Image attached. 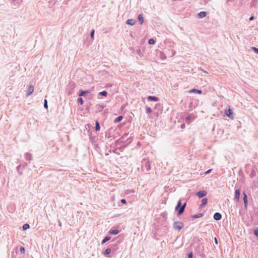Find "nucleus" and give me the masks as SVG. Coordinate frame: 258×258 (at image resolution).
I'll return each mask as SVG.
<instances>
[{"label": "nucleus", "instance_id": "f257e3e1", "mask_svg": "<svg viewBox=\"0 0 258 258\" xmlns=\"http://www.w3.org/2000/svg\"><path fill=\"white\" fill-rule=\"evenodd\" d=\"M186 206V200L185 199L183 198L178 201L177 204L175 208V210L177 212L178 216H180L184 213Z\"/></svg>", "mask_w": 258, "mask_h": 258}, {"label": "nucleus", "instance_id": "f03ea898", "mask_svg": "<svg viewBox=\"0 0 258 258\" xmlns=\"http://www.w3.org/2000/svg\"><path fill=\"white\" fill-rule=\"evenodd\" d=\"M184 227V224L182 222L176 221L173 224V228L178 231L181 230Z\"/></svg>", "mask_w": 258, "mask_h": 258}, {"label": "nucleus", "instance_id": "7ed1b4c3", "mask_svg": "<svg viewBox=\"0 0 258 258\" xmlns=\"http://www.w3.org/2000/svg\"><path fill=\"white\" fill-rule=\"evenodd\" d=\"M76 87V84L74 82H70L67 86V91H68V94L71 95L72 91L75 89Z\"/></svg>", "mask_w": 258, "mask_h": 258}, {"label": "nucleus", "instance_id": "20e7f679", "mask_svg": "<svg viewBox=\"0 0 258 258\" xmlns=\"http://www.w3.org/2000/svg\"><path fill=\"white\" fill-rule=\"evenodd\" d=\"M207 194V192L204 190H201L196 193V195L199 197V198H202L205 197Z\"/></svg>", "mask_w": 258, "mask_h": 258}, {"label": "nucleus", "instance_id": "39448f33", "mask_svg": "<svg viewBox=\"0 0 258 258\" xmlns=\"http://www.w3.org/2000/svg\"><path fill=\"white\" fill-rule=\"evenodd\" d=\"M225 115L231 119H233L234 117L233 112L230 108L225 110Z\"/></svg>", "mask_w": 258, "mask_h": 258}, {"label": "nucleus", "instance_id": "423d86ee", "mask_svg": "<svg viewBox=\"0 0 258 258\" xmlns=\"http://www.w3.org/2000/svg\"><path fill=\"white\" fill-rule=\"evenodd\" d=\"M142 168L143 170H146V171H148L151 169L150 163L149 161H145L143 164Z\"/></svg>", "mask_w": 258, "mask_h": 258}, {"label": "nucleus", "instance_id": "0eeeda50", "mask_svg": "<svg viewBox=\"0 0 258 258\" xmlns=\"http://www.w3.org/2000/svg\"><path fill=\"white\" fill-rule=\"evenodd\" d=\"M240 190L239 189H237L235 191L234 200L237 202L239 201L240 198Z\"/></svg>", "mask_w": 258, "mask_h": 258}, {"label": "nucleus", "instance_id": "6e6552de", "mask_svg": "<svg viewBox=\"0 0 258 258\" xmlns=\"http://www.w3.org/2000/svg\"><path fill=\"white\" fill-rule=\"evenodd\" d=\"M90 93V91L89 90H80L78 93V95L79 96H85L86 95Z\"/></svg>", "mask_w": 258, "mask_h": 258}, {"label": "nucleus", "instance_id": "1a4fd4ad", "mask_svg": "<svg viewBox=\"0 0 258 258\" xmlns=\"http://www.w3.org/2000/svg\"><path fill=\"white\" fill-rule=\"evenodd\" d=\"M213 218L215 220L219 221L222 219V215L219 212H216L214 214Z\"/></svg>", "mask_w": 258, "mask_h": 258}, {"label": "nucleus", "instance_id": "9d476101", "mask_svg": "<svg viewBox=\"0 0 258 258\" xmlns=\"http://www.w3.org/2000/svg\"><path fill=\"white\" fill-rule=\"evenodd\" d=\"M147 100L149 101L157 102L159 101V98L154 96H149L147 97Z\"/></svg>", "mask_w": 258, "mask_h": 258}, {"label": "nucleus", "instance_id": "9b49d317", "mask_svg": "<svg viewBox=\"0 0 258 258\" xmlns=\"http://www.w3.org/2000/svg\"><path fill=\"white\" fill-rule=\"evenodd\" d=\"M243 202H244V205L245 208H246L247 204H248L247 196L244 191L243 192Z\"/></svg>", "mask_w": 258, "mask_h": 258}, {"label": "nucleus", "instance_id": "f8f14e48", "mask_svg": "<svg viewBox=\"0 0 258 258\" xmlns=\"http://www.w3.org/2000/svg\"><path fill=\"white\" fill-rule=\"evenodd\" d=\"M25 159L28 160L29 162L32 160L33 159V157H32V155L30 153H26L25 154Z\"/></svg>", "mask_w": 258, "mask_h": 258}, {"label": "nucleus", "instance_id": "ddd939ff", "mask_svg": "<svg viewBox=\"0 0 258 258\" xmlns=\"http://www.w3.org/2000/svg\"><path fill=\"white\" fill-rule=\"evenodd\" d=\"M208 203V199L207 198H203L201 200V204L200 205V208H202L204 207Z\"/></svg>", "mask_w": 258, "mask_h": 258}, {"label": "nucleus", "instance_id": "4468645a", "mask_svg": "<svg viewBox=\"0 0 258 258\" xmlns=\"http://www.w3.org/2000/svg\"><path fill=\"white\" fill-rule=\"evenodd\" d=\"M33 91H34V87L32 85H31L29 86V87L28 88V93L27 94V96H29L30 95L32 94Z\"/></svg>", "mask_w": 258, "mask_h": 258}, {"label": "nucleus", "instance_id": "2eb2a0df", "mask_svg": "<svg viewBox=\"0 0 258 258\" xmlns=\"http://www.w3.org/2000/svg\"><path fill=\"white\" fill-rule=\"evenodd\" d=\"M202 91L201 90L197 89L196 88H194L190 90L189 91V93H197L199 94H202Z\"/></svg>", "mask_w": 258, "mask_h": 258}, {"label": "nucleus", "instance_id": "dca6fc26", "mask_svg": "<svg viewBox=\"0 0 258 258\" xmlns=\"http://www.w3.org/2000/svg\"><path fill=\"white\" fill-rule=\"evenodd\" d=\"M119 232V231L117 229H110L108 231V233L111 235H116Z\"/></svg>", "mask_w": 258, "mask_h": 258}, {"label": "nucleus", "instance_id": "f3484780", "mask_svg": "<svg viewBox=\"0 0 258 258\" xmlns=\"http://www.w3.org/2000/svg\"><path fill=\"white\" fill-rule=\"evenodd\" d=\"M135 22H136V21L134 19H129L126 21V23L127 25L133 26L135 24Z\"/></svg>", "mask_w": 258, "mask_h": 258}, {"label": "nucleus", "instance_id": "a211bd4d", "mask_svg": "<svg viewBox=\"0 0 258 258\" xmlns=\"http://www.w3.org/2000/svg\"><path fill=\"white\" fill-rule=\"evenodd\" d=\"M207 13L206 12L202 11L198 14V16L200 18H203L207 16Z\"/></svg>", "mask_w": 258, "mask_h": 258}, {"label": "nucleus", "instance_id": "6ab92c4d", "mask_svg": "<svg viewBox=\"0 0 258 258\" xmlns=\"http://www.w3.org/2000/svg\"><path fill=\"white\" fill-rule=\"evenodd\" d=\"M138 20L140 22V24L142 25L144 22V17L142 14H140L138 17Z\"/></svg>", "mask_w": 258, "mask_h": 258}, {"label": "nucleus", "instance_id": "aec40b11", "mask_svg": "<svg viewBox=\"0 0 258 258\" xmlns=\"http://www.w3.org/2000/svg\"><path fill=\"white\" fill-rule=\"evenodd\" d=\"M111 239V237L108 236H105L101 241V244H103L107 241H109Z\"/></svg>", "mask_w": 258, "mask_h": 258}, {"label": "nucleus", "instance_id": "412c9836", "mask_svg": "<svg viewBox=\"0 0 258 258\" xmlns=\"http://www.w3.org/2000/svg\"><path fill=\"white\" fill-rule=\"evenodd\" d=\"M257 6V0H252L250 4L251 7H256Z\"/></svg>", "mask_w": 258, "mask_h": 258}, {"label": "nucleus", "instance_id": "4be33fe9", "mask_svg": "<svg viewBox=\"0 0 258 258\" xmlns=\"http://www.w3.org/2000/svg\"><path fill=\"white\" fill-rule=\"evenodd\" d=\"M123 118V117L121 115H120V116H118V117H117L114 120V122L115 123H117V122H119L120 121H121V120Z\"/></svg>", "mask_w": 258, "mask_h": 258}, {"label": "nucleus", "instance_id": "5701e85b", "mask_svg": "<svg viewBox=\"0 0 258 258\" xmlns=\"http://www.w3.org/2000/svg\"><path fill=\"white\" fill-rule=\"evenodd\" d=\"M95 130L96 131H98L100 130V123L99 122H98V121L96 120V122H95Z\"/></svg>", "mask_w": 258, "mask_h": 258}, {"label": "nucleus", "instance_id": "b1692460", "mask_svg": "<svg viewBox=\"0 0 258 258\" xmlns=\"http://www.w3.org/2000/svg\"><path fill=\"white\" fill-rule=\"evenodd\" d=\"M21 168H22V165L21 164H19L17 167V170L18 172L19 173V174H20V175H22L23 174V172H22V171L21 169Z\"/></svg>", "mask_w": 258, "mask_h": 258}, {"label": "nucleus", "instance_id": "393cba45", "mask_svg": "<svg viewBox=\"0 0 258 258\" xmlns=\"http://www.w3.org/2000/svg\"><path fill=\"white\" fill-rule=\"evenodd\" d=\"M104 108V106L103 104H99L98 105L97 111L101 112Z\"/></svg>", "mask_w": 258, "mask_h": 258}, {"label": "nucleus", "instance_id": "a878e982", "mask_svg": "<svg viewBox=\"0 0 258 258\" xmlns=\"http://www.w3.org/2000/svg\"><path fill=\"white\" fill-rule=\"evenodd\" d=\"M203 215H204L203 213H200L199 214L195 215L192 216V219H197V218L202 217L203 216Z\"/></svg>", "mask_w": 258, "mask_h": 258}, {"label": "nucleus", "instance_id": "bb28decb", "mask_svg": "<svg viewBox=\"0 0 258 258\" xmlns=\"http://www.w3.org/2000/svg\"><path fill=\"white\" fill-rule=\"evenodd\" d=\"M108 94V93L106 91H103L101 92H100L98 93V95L102 96H107Z\"/></svg>", "mask_w": 258, "mask_h": 258}, {"label": "nucleus", "instance_id": "cd10ccee", "mask_svg": "<svg viewBox=\"0 0 258 258\" xmlns=\"http://www.w3.org/2000/svg\"><path fill=\"white\" fill-rule=\"evenodd\" d=\"M30 228V225L29 224L26 223L23 225L22 229L23 230H26Z\"/></svg>", "mask_w": 258, "mask_h": 258}, {"label": "nucleus", "instance_id": "c85d7f7f", "mask_svg": "<svg viewBox=\"0 0 258 258\" xmlns=\"http://www.w3.org/2000/svg\"><path fill=\"white\" fill-rule=\"evenodd\" d=\"M111 248H107L103 252L104 255H108L111 252Z\"/></svg>", "mask_w": 258, "mask_h": 258}, {"label": "nucleus", "instance_id": "c756f323", "mask_svg": "<svg viewBox=\"0 0 258 258\" xmlns=\"http://www.w3.org/2000/svg\"><path fill=\"white\" fill-rule=\"evenodd\" d=\"M155 42H156V41L153 38H150L148 40V43L149 44H152V45L155 44Z\"/></svg>", "mask_w": 258, "mask_h": 258}, {"label": "nucleus", "instance_id": "7c9ffc66", "mask_svg": "<svg viewBox=\"0 0 258 258\" xmlns=\"http://www.w3.org/2000/svg\"><path fill=\"white\" fill-rule=\"evenodd\" d=\"M77 101L78 103H79L81 105H83L84 103V101L82 98L79 97L77 99Z\"/></svg>", "mask_w": 258, "mask_h": 258}, {"label": "nucleus", "instance_id": "2f4dec72", "mask_svg": "<svg viewBox=\"0 0 258 258\" xmlns=\"http://www.w3.org/2000/svg\"><path fill=\"white\" fill-rule=\"evenodd\" d=\"M146 112L147 113H151L152 112V109L149 107H146Z\"/></svg>", "mask_w": 258, "mask_h": 258}, {"label": "nucleus", "instance_id": "473e14b6", "mask_svg": "<svg viewBox=\"0 0 258 258\" xmlns=\"http://www.w3.org/2000/svg\"><path fill=\"white\" fill-rule=\"evenodd\" d=\"M44 107L46 109L48 108L47 101L46 99H45L44 101Z\"/></svg>", "mask_w": 258, "mask_h": 258}, {"label": "nucleus", "instance_id": "72a5a7b5", "mask_svg": "<svg viewBox=\"0 0 258 258\" xmlns=\"http://www.w3.org/2000/svg\"><path fill=\"white\" fill-rule=\"evenodd\" d=\"M94 33H95V30L93 29L91 31V33H90V36L92 38V39H94Z\"/></svg>", "mask_w": 258, "mask_h": 258}, {"label": "nucleus", "instance_id": "f704fd0d", "mask_svg": "<svg viewBox=\"0 0 258 258\" xmlns=\"http://www.w3.org/2000/svg\"><path fill=\"white\" fill-rule=\"evenodd\" d=\"M253 233L255 236L258 237V228L254 229Z\"/></svg>", "mask_w": 258, "mask_h": 258}, {"label": "nucleus", "instance_id": "c9c22d12", "mask_svg": "<svg viewBox=\"0 0 258 258\" xmlns=\"http://www.w3.org/2000/svg\"><path fill=\"white\" fill-rule=\"evenodd\" d=\"M20 251L21 253H24L25 252V249L24 247L21 246L20 248Z\"/></svg>", "mask_w": 258, "mask_h": 258}, {"label": "nucleus", "instance_id": "e433bc0d", "mask_svg": "<svg viewBox=\"0 0 258 258\" xmlns=\"http://www.w3.org/2000/svg\"><path fill=\"white\" fill-rule=\"evenodd\" d=\"M251 49H252V50H253V51L255 53H256L258 54V48H256V47H252L251 48Z\"/></svg>", "mask_w": 258, "mask_h": 258}, {"label": "nucleus", "instance_id": "4c0bfd02", "mask_svg": "<svg viewBox=\"0 0 258 258\" xmlns=\"http://www.w3.org/2000/svg\"><path fill=\"white\" fill-rule=\"evenodd\" d=\"M137 53L138 55H140V56H142L143 55V54L142 53V51H141V50L140 49H138L137 50Z\"/></svg>", "mask_w": 258, "mask_h": 258}, {"label": "nucleus", "instance_id": "58836bf2", "mask_svg": "<svg viewBox=\"0 0 258 258\" xmlns=\"http://www.w3.org/2000/svg\"><path fill=\"white\" fill-rule=\"evenodd\" d=\"M188 258H193V253L192 251H190L187 254Z\"/></svg>", "mask_w": 258, "mask_h": 258}, {"label": "nucleus", "instance_id": "ea45409f", "mask_svg": "<svg viewBox=\"0 0 258 258\" xmlns=\"http://www.w3.org/2000/svg\"><path fill=\"white\" fill-rule=\"evenodd\" d=\"M128 135V133H125L122 137L120 138V140L124 139Z\"/></svg>", "mask_w": 258, "mask_h": 258}, {"label": "nucleus", "instance_id": "a19ab883", "mask_svg": "<svg viewBox=\"0 0 258 258\" xmlns=\"http://www.w3.org/2000/svg\"><path fill=\"white\" fill-rule=\"evenodd\" d=\"M121 203L123 204H125L126 203V200L124 199H122L120 201Z\"/></svg>", "mask_w": 258, "mask_h": 258}, {"label": "nucleus", "instance_id": "79ce46f5", "mask_svg": "<svg viewBox=\"0 0 258 258\" xmlns=\"http://www.w3.org/2000/svg\"><path fill=\"white\" fill-rule=\"evenodd\" d=\"M28 166V163H25L23 166H22V169H24L25 167H26Z\"/></svg>", "mask_w": 258, "mask_h": 258}, {"label": "nucleus", "instance_id": "37998d69", "mask_svg": "<svg viewBox=\"0 0 258 258\" xmlns=\"http://www.w3.org/2000/svg\"><path fill=\"white\" fill-rule=\"evenodd\" d=\"M212 171V169H209L208 170H207L206 172H205V174H208L209 173H210Z\"/></svg>", "mask_w": 258, "mask_h": 258}, {"label": "nucleus", "instance_id": "c03bdc74", "mask_svg": "<svg viewBox=\"0 0 258 258\" xmlns=\"http://www.w3.org/2000/svg\"><path fill=\"white\" fill-rule=\"evenodd\" d=\"M255 174V171H252L250 174V176L251 177H252L253 175H254Z\"/></svg>", "mask_w": 258, "mask_h": 258}, {"label": "nucleus", "instance_id": "a18cd8bd", "mask_svg": "<svg viewBox=\"0 0 258 258\" xmlns=\"http://www.w3.org/2000/svg\"><path fill=\"white\" fill-rule=\"evenodd\" d=\"M186 120H190L191 119V117L190 115H188L186 117Z\"/></svg>", "mask_w": 258, "mask_h": 258}, {"label": "nucleus", "instance_id": "49530a36", "mask_svg": "<svg viewBox=\"0 0 258 258\" xmlns=\"http://www.w3.org/2000/svg\"><path fill=\"white\" fill-rule=\"evenodd\" d=\"M214 242L216 244H218V240H217V238L216 237H215L214 238Z\"/></svg>", "mask_w": 258, "mask_h": 258}, {"label": "nucleus", "instance_id": "de8ad7c7", "mask_svg": "<svg viewBox=\"0 0 258 258\" xmlns=\"http://www.w3.org/2000/svg\"><path fill=\"white\" fill-rule=\"evenodd\" d=\"M254 16H251V17H250V18H249V21H252V20H253L254 19Z\"/></svg>", "mask_w": 258, "mask_h": 258}, {"label": "nucleus", "instance_id": "09e8293b", "mask_svg": "<svg viewBox=\"0 0 258 258\" xmlns=\"http://www.w3.org/2000/svg\"><path fill=\"white\" fill-rule=\"evenodd\" d=\"M185 127V124L184 123H182L181 125V128H184Z\"/></svg>", "mask_w": 258, "mask_h": 258}, {"label": "nucleus", "instance_id": "8fccbe9b", "mask_svg": "<svg viewBox=\"0 0 258 258\" xmlns=\"http://www.w3.org/2000/svg\"><path fill=\"white\" fill-rule=\"evenodd\" d=\"M131 139V137H129L128 138H127V140H126V141H125V142H124V143H126V142H127V141H128V140H130Z\"/></svg>", "mask_w": 258, "mask_h": 258}, {"label": "nucleus", "instance_id": "3c124183", "mask_svg": "<svg viewBox=\"0 0 258 258\" xmlns=\"http://www.w3.org/2000/svg\"><path fill=\"white\" fill-rule=\"evenodd\" d=\"M59 226H61V223L59 221Z\"/></svg>", "mask_w": 258, "mask_h": 258}, {"label": "nucleus", "instance_id": "603ef678", "mask_svg": "<svg viewBox=\"0 0 258 258\" xmlns=\"http://www.w3.org/2000/svg\"><path fill=\"white\" fill-rule=\"evenodd\" d=\"M132 142V140L131 141H130L128 143H127V145H128V144L131 143V142Z\"/></svg>", "mask_w": 258, "mask_h": 258}, {"label": "nucleus", "instance_id": "864d4df0", "mask_svg": "<svg viewBox=\"0 0 258 258\" xmlns=\"http://www.w3.org/2000/svg\"><path fill=\"white\" fill-rule=\"evenodd\" d=\"M115 239H116V238H114L112 240V241H114V240H115Z\"/></svg>", "mask_w": 258, "mask_h": 258}, {"label": "nucleus", "instance_id": "5fc2aeb1", "mask_svg": "<svg viewBox=\"0 0 258 258\" xmlns=\"http://www.w3.org/2000/svg\"><path fill=\"white\" fill-rule=\"evenodd\" d=\"M87 125L88 126V127H89L90 125L89 124H88Z\"/></svg>", "mask_w": 258, "mask_h": 258}, {"label": "nucleus", "instance_id": "6e6d98bb", "mask_svg": "<svg viewBox=\"0 0 258 258\" xmlns=\"http://www.w3.org/2000/svg\"><path fill=\"white\" fill-rule=\"evenodd\" d=\"M211 258H213V257H211Z\"/></svg>", "mask_w": 258, "mask_h": 258}]
</instances>
